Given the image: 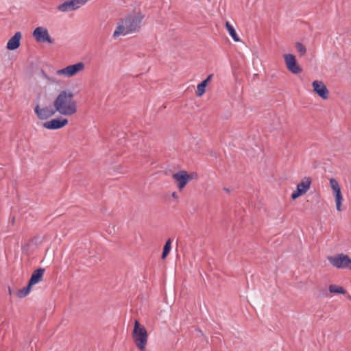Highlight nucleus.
I'll return each mask as SVG.
<instances>
[{
	"label": "nucleus",
	"mask_w": 351,
	"mask_h": 351,
	"mask_svg": "<svg viewBox=\"0 0 351 351\" xmlns=\"http://www.w3.org/2000/svg\"><path fill=\"white\" fill-rule=\"evenodd\" d=\"M54 106L58 112L62 115L71 116L77 112L74 94L69 90H62L54 100Z\"/></svg>",
	"instance_id": "nucleus-1"
},
{
	"label": "nucleus",
	"mask_w": 351,
	"mask_h": 351,
	"mask_svg": "<svg viewBox=\"0 0 351 351\" xmlns=\"http://www.w3.org/2000/svg\"><path fill=\"white\" fill-rule=\"evenodd\" d=\"M132 338L138 350L145 351L148 341V333L145 327L137 319L134 321Z\"/></svg>",
	"instance_id": "nucleus-2"
},
{
	"label": "nucleus",
	"mask_w": 351,
	"mask_h": 351,
	"mask_svg": "<svg viewBox=\"0 0 351 351\" xmlns=\"http://www.w3.org/2000/svg\"><path fill=\"white\" fill-rule=\"evenodd\" d=\"M144 18V15L141 12L131 14L123 19H121V22L126 26L128 32L130 33L138 32L141 28V23Z\"/></svg>",
	"instance_id": "nucleus-3"
},
{
	"label": "nucleus",
	"mask_w": 351,
	"mask_h": 351,
	"mask_svg": "<svg viewBox=\"0 0 351 351\" xmlns=\"http://www.w3.org/2000/svg\"><path fill=\"white\" fill-rule=\"evenodd\" d=\"M85 68V64L82 62H77L75 64L69 65L65 68L58 70L56 74L58 75H64L67 77H71L75 75L77 73L82 71Z\"/></svg>",
	"instance_id": "nucleus-4"
},
{
	"label": "nucleus",
	"mask_w": 351,
	"mask_h": 351,
	"mask_svg": "<svg viewBox=\"0 0 351 351\" xmlns=\"http://www.w3.org/2000/svg\"><path fill=\"white\" fill-rule=\"evenodd\" d=\"M329 262L337 268H348L351 269V259L348 255L339 254L328 257Z\"/></svg>",
	"instance_id": "nucleus-5"
},
{
	"label": "nucleus",
	"mask_w": 351,
	"mask_h": 351,
	"mask_svg": "<svg viewBox=\"0 0 351 351\" xmlns=\"http://www.w3.org/2000/svg\"><path fill=\"white\" fill-rule=\"evenodd\" d=\"M32 35L38 43H48L53 44L54 39L51 38L47 28L43 27H36Z\"/></svg>",
	"instance_id": "nucleus-6"
},
{
	"label": "nucleus",
	"mask_w": 351,
	"mask_h": 351,
	"mask_svg": "<svg viewBox=\"0 0 351 351\" xmlns=\"http://www.w3.org/2000/svg\"><path fill=\"white\" fill-rule=\"evenodd\" d=\"M56 107L54 106H49L43 108H40V106L37 104L34 108V112L36 114L37 117L40 119H47L53 115L55 114L58 110L56 109Z\"/></svg>",
	"instance_id": "nucleus-7"
},
{
	"label": "nucleus",
	"mask_w": 351,
	"mask_h": 351,
	"mask_svg": "<svg viewBox=\"0 0 351 351\" xmlns=\"http://www.w3.org/2000/svg\"><path fill=\"white\" fill-rule=\"evenodd\" d=\"M283 58L287 69L293 74H299L302 71V68L298 64L295 56L293 54H285Z\"/></svg>",
	"instance_id": "nucleus-8"
},
{
	"label": "nucleus",
	"mask_w": 351,
	"mask_h": 351,
	"mask_svg": "<svg viewBox=\"0 0 351 351\" xmlns=\"http://www.w3.org/2000/svg\"><path fill=\"white\" fill-rule=\"evenodd\" d=\"M311 184V178L310 177H305L302 182L298 184L296 191H293L291 194V198L295 199L300 195L306 193L310 189Z\"/></svg>",
	"instance_id": "nucleus-9"
},
{
	"label": "nucleus",
	"mask_w": 351,
	"mask_h": 351,
	"mask_svg": "<svg viewBox=\"0 0 351 351\" xmlns=\"http://www.w3.org/2000/svg\"><path fill=\"white\" fill-rule=\"evenodd\" d=\"M86 2V0H70L64 2L60 4L58 9L63 12H69L71 10H75L80 8L81 5L85 4Z\"/></svg>",
	"instance_id": "nucleus-10"
},
{
	"label": "nucleus",
	"mask_w": 351,
	"mask_h": 351,
	"mask_svg": "<svg viewBox=\"0 0 351 351\" xmlns=\"http://www.w3.org/2000/svg\"><path fill=\"white\" fill-rule=\"evenodd\" d=\"M172 177L177 183V186L180 191H182L189 182V173L186 171H179L173 173Z\"/></svg>",
	"instance_id": "nucleus-11"
},
{
	"label": "nucleus",
	"mask_w": 351,
	"mask_h": 351,
	"mask_svg": "<svg viewBox=\"0 0 351 351\" xmlns=\"http://www.w3.org/2000/svg\"><path fill=\"white\" fill-rule=\"evenodd\" d=\"M312 86L313 87V91L316 93L320 97L324 99H327L329 95V91L326 85L322 82L315 80Z\"/></svg>",
	"instance_id": "nucleus-12"
},
{
	"label": "nucleus",
	"mask_w": 351,
	"mask_h": 351,
	"mask_svg": "<svg viewBox=\"0 0 351 351\" xmlns=\"http://www.w3.org/2000/svg\"><path fill=\"white\" fill-rule=\"evenodd\" d=\"M68 123L66 119H54L49 121L45 122L43 127L49 130L60 129Z\"/></svg>",
	"instance_id": "nucleus-13"
},
{
	"label": "nucleus",
	"mask_w": 351,
	"mask_h": 351,
	"mask_svg": "<svg viewBox=\"0 0 351 351\" xmlns=\"http://www.w3.org/2000/svg\"><path fill=\"white\" fill-rule=\"evenodd\" d=\"M45 269L44 268H38L33 271L28 284L32 287L33 285L43 280V275Z\"/></svg>",
	"instance_id": "nucleus-14"
},
{
	"label": "nucleus",
	"mask_w": 351,
	"mask_h": 351,
	"mask_svg": "<svg viewBox=\"0 0 351 351\" xmlns=\"http://www.w3.org/2000/svg\"><path fill=\"white\" fill-rule=\"evenodd\" d=\"M21 38V34L17 32L15 34L8 40L7 43V49L9 50H15L20 46V40Z\"/></svg>",
	"instance_id": "nucleus-15"
},
{
	"label": "nucleus",
	"mask_w": 351,
	"mask_h": 351,
	"mask_svg": "<svg viewBox=\"0 0 351 351\" xmlns=\"http://www.w3.org/2000/svg\"><path fill=\"white\" fill-rule=\"evenodd\" d=\"M128 34H130V32H128L125 25L122 23L120 20L115 31L114 32L113 36L114 38H117L120 35H126Z\"/></svg>",
	"instance_id": "nucleus-16"
},
{
	"label": "nucleus",
	"mask_w": 351,
	"mask_h": 351,
	"mask_svg": "<svg viewBox=\"0 0 351 351\" xmlns=\"http://www.w3.org/2000/svg\"><path fill=\"white\" fill-rule=\"evenodd\" d=\"M333 192L335 193V202H336L337 210L338 211H341V202L343 200V197H342L341 192V188L339 187V189H336Z\"/></svg>",
	"instance_id": "nucleus-17"
},
{
	"label": "nucleus",
	"mask_w": 351,
	"mask_h": 351,
	"mask_svg": "<svg viewBox=\"0 0 351 351\" xmlns=\"http://www.w3.org/2000/svg\"><path fill=\"white\" fill-rule=\"evenodd\" d=\"M226 27L227 30L228 31L230 35L233 38V40L236 42L240 41V38L238 36L234 28L230 25L229 22L226 23Z\"/></svg>",
	"instance_id": "nucleus-18"
},
{
	"label": "nucleus",
	"mask_w": 351,
	"mask_h": 351,
	"mask_svg": "<svg viewBox=\"0 0 351 351\" xmlns=\"http://www.w3.org/2000/svg\"><path fill=\"white\" fill-rule=\"evenodd\" d=\"M329 293L345 294L346 291L342 287H339L335 285H330L329 286Z\"/></svg>",
	"instance_id": "nucleus-19"
},
{
	"label": "nucleus",
	"mask_w": 351,
	"mask_h": 351,
	"mask_svg": "<svg viewBox=\"0 0 351 351\" xmlns=\"http://www.w3.org/2000/svg\"><path fill=\"white\" fill-rule=\"evenodd\" d=\"M32 287L27 284L26 287L19 289L16 291V295L19 298H25L30 291Z\"/></svg>",
	"instance_id": "nucleus-20"
},
{
	"label": "nucleus",
	"mask_w": 351,
	"mask_h": 351,
	"mask_svg": "<svg viewBox=\"0 0 351 351\" xmlns=\"http://www.w3.org/2000/svg\"><path fill=\"white\" fill-rule=\"evenodd\" d=\"M171 239H169L165 245H164V247H163V252H162V259H165L166 257L167 256V255L169 254L170 252V250H171Z\"/></svg>",
	"instance_id": "nucleus-21"
},
{
	"label": "nucleus",
	"mask_w": 351,
	"mask_h": 351,
	"mask_svg": "<svg viewBox=\"0 0 351 351\" xmlns=\"http://www.w3.org/2000/svg\"><path fill=\"white\" fill-rule=\"evenodd\" d=\"M206 86L207 85H206V82H202L200 84H199L197 85V91H196V95L197 97H201L204 94V93L206 91L205 88H206Z\"/></svg>",
	"instance_id": "nucleus-22"
},
{
	"label": "nucleus",
	"mask_w": 351,
	"mask_h": 351,
	"mask_svg": "<svg viewBox=\"0 0 351 351\" xmlns=\"http://www.w3.org/2000/svg\"><path fill=\"white\" fill-rule=\"evenodd\" d=\"M295 47L296 50L298 51V52L299 53L300 56H302L305 55V53H306V47L300 42L295 43Z\"/></svg>",
	"instance_id": "nucleus-23"
},
{
	"label": "nucleus",
	"mask_w": 351,
	"mask_h": 351,
	"mask_svg": "<svg viewBox=\"0 0 351 351\" xmlns=\"http://www.w3.org/2000/svg\"><path fill=\"white\" fill-rule=\"evenodd\" d=\"M330 184L333 191L336 189H339V188L340 187L338 182L333 178L330 179Z\"/></svg>",
	"instance_id": "nucleus-24"
},
{
	"label": "nucleus",
	"mask_w": 351,
	"mask_h": 351,
	"mask_svg": "<svg viewBox=\"0 0 351 351\" xmlns=\"http://www.w3.org/2000/svg\"><path fill=\"white\" fill-rule=\"evenodd\" d=\"M41 73H42V75L43 76V77H45V79H47L49 82L51 83H57L58 81L55 78V77H49L43 70L41 71Z\"/></svg>",
	"instance_id": "nucleus-25"
},
{
	"label": "nucleus",
	"mask_w": 351,
	"mask_h": 351,
	"mask_svg": "<svg viewBox=\"0 0 351 351\" xmlns=\"http://www.w3.org/2000/svg\"><path fill=\"white\" fill-rule=\"evenodd\" d=\"M319 295L323 296V297H326V298H328L330 296V293H329V291H328L327 290L324 289H321L319 290Z\"/></svg>",
	"instance_id": "nucleus-26"
},
{
	"label": "nucleus",
	"mask_w": 351,
	"mask_h": 351,
	"mask_svg": "<svg viewBox=\"0 0 351 351\" xmlns=\"http://www.w3.org/2000/svg\"><path fill=\"white\" fill-rule=\"evenodd\" d=\"M197 177H198L197 173H195V172H193V173L189 174V178H188L189 179V182L190 180L197 179Z\"/></svg>",
	"instance_id": "nucleus-27"
},
{
	"label": "nucleus",
	"mask_w": 351,
	"mask_h": 351,
	"mask_svg": "<svg viewBox=\"0 0 351 351\" xmlns=\"http://www.w3.org/2000/svg\"><path fill=\"white\" fill-rule=\"evenodd\" d=\"M213 77V74L209 75L206 80H203L202 82H206V85H208V82L211 80V78Z\"/></svg>",
	"instance_id": "nucleus-28"
},
{
	"label": "nucleus",
	"mask_w": 351,
	"mask_h": 351,
	"mask_svg": "<svg viewBox=\"0 0 351 351\" xmlns=\"http://www.w3.org/2000/svg\"><path fill=\"white\" fill-rule=\"evenodd\" d=\"M171 195L174 199H178V195H177V193L176 192H173Z\"/></svg>",
	"instance_id": "nucleus-29"
},
{
	"label": "nucleus",
	"mask_w": 351,
	"mask_h": 351,
	"mask_svg": "<svg viewBox=\"0 0 351 351\" xmlns=\"http://www.w3.org/2000/svg\"><path fill=\"white\" fill-rule=\"evenodd\" d=\"M223 191H226V192H227V193H229V192H230V190H229V189H228V188H223Z\"/></svg>",
	"instance_id": "nucleus-30"
},
{
	"label": "nucleus",
	"mask_w": 351,
	"mask_h": 351,
	"mask_svg": "<svg viewBox=\"0 0 351 351\" xmlns=\"http://www.w3.org/2000/svg\"><path fill=\"white\" fill-rule=\"evenodd\" d=\"M15 221V217H14L12 219V223L14 224Z\"/></svg>",
	"instance_id": "nucleus-31"
},
{
	"label": "nucleus",
	"mask_w": 351,
	"mask_h": 351,
	"mask_svg": "<svg viewBox=\"0 0 351 351\" xmlns=\"http://www.w3.org/2000/svg\"><path fill=\"white\" fill-rule=\"evenodd\" d=\"M8 292H9V294L11 295L12 294V291H11V289L10 287L8 288Z\"/></svg>",
	"instance_id": "nucleus-32"
},
{
	"label": "nucleus",
	"mask_w": 351,
	"mask_h": 351,
	"mask_svg": "<svg viewBox=\"0 0 351 351\" xmlns=\"http://www.w3.org/2000/svg\"><path fill=\"white\" fill-rule=\"evenodd\" d=\"M197 331H198V333H201V334H202V335H203V333H202V330H199V329H198V330H197Z\"/></svg>",
	"instance_id": "nucleus-33"
}]
</instances>
